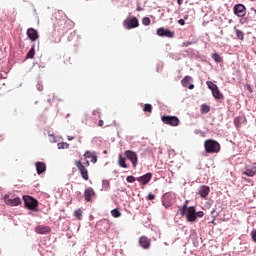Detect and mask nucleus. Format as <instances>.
Instances as JSON below:
<instances>
[{
	"label": "nucleus",
	"instance_id": "1",
	"mask_svg": "<svg viewBox=\"0 0 256 256\" xmlns=\"http://www.w3.org/2000/svg\"><path fill=\"white\" fill-rule=\"evenodd\" d=\"M180 215L185 216L188 221V223H195L196 221V216H195V207L190 206L187 207V204L183 205L182 208L179 209Z\"/></svg>",
	"mask_w": 256,
	"mask_h": 256
},
{
	"label": "nucleus",
	"instance_id": "2",
	"mask_svg": "<svg viewBox=\"0 0 256 256\" xmlns=\"http://www.w3.org/2000/svg\"><path fill=\"white\" fill-rule=\"evenodd\" d=\"M204 149L206 153H219L221 151V144L213 139H208L204 142Z\"/></svg>",
	"mask_w": 256,
	"mask_h": 256
},
{
	"label": "nucleus",
	"instance_id": "3",
	"mask_svg": "<svg viewBox=\"0 0 256 256\" xmlns=\"http://www.w3.org/2000/svg\"><path fill=\"white\" fill-rule=\"evenodd\" d=\"M75 165L80 172V175L84 181H89V170H87V167L83 165L82 161H75Z\"/></svg>",
	"mask_w": 256,
	"mask_h": 256
},
{
	"label": "nucleus",
	"instance_id": "4",
	"mask_svg": "<svg viewBox=\"0 0 256 256\" xmlns=\"http://www.w3.org/2000/svg\"><path fill=\"white\" fill-rule=\"evenodd\" d=\"M161 121L164 122L165 125H170L171 127H177L180 123L179 117L177 116H162Z\"/></svg>",
	"mask_w": 256,
	"mask_h": 256
},
{
	"label": "nucleus",
	"instance_id": "5",
	"mask_svg": "<svg viewBox=\"0 0 256 256\" xmlns=\"http://www.w3.org/2000/svg\"><path fill=\"white\" fill-rule=\"evenodd\" d=\"M125 29H135L139 27V19L137 17L127 18L123 21Z\"/></svg>",
	"mask_w": 256,
	"mask_h": 256
},
{
	"label": "nucleus",
	"instance_id": "6",
	"mask_svg": "<svg viewBox=\"0 0 256 256\" xmlns=\"http://www.w3.org/2000/svg\"><path fill=\"white\" fill-rule=\"evenodd\" d=\"M24 205L27 207V209H30L31 211L37 209V206L39 205V202L35 200L33 197L25 196L24 197Z\"/></svg>",
	"mask_w": 256,
	"mask_h": 256
},
{
	"label": "nucleus",
	"instance_id": "7",
	"mask_svg": "<svg viewBox=\"0 0 256 256\" xmlns=\"http://www.w3.org/2000/svg\"><path fill=\"white\" fill-rule=\"evenodd\" d=\"M124 155L126 156V158H128L129 161H131L132 167L135 169L137 167V163L139 161V158L137 156V152L126 150L124 152Z\"/></svg>",
	"mask_w": 256,
	"mask_h": 256
},
{
	"label": "nucleus",
	"instance_id": "8",
	"mask_svg": "<svg viewBox=\"0 0 256 256\" xmlns=\"http://www.w3.org/2000/svg\"><path fill=\"white\" fill-rule=\"evenodd\" d=\"M157 35L159 37H168V39H173V37H175V32L161 27L157 29Z\"/></svg>",
	"mask_w": 256,
	"mask_h": 256
},
{
	"label": "nucleus",
	"instance_id": "9",
	"mask_svg": "<svg viewBox=\"0 0 256 256\" xmlns=\"http://www.w3.org/2000/svg\"><path fill=\"white\" fill-rule=\"evenodd\" d=\"M4 202L9 207H17V206L21 205V198L16 197L14 199H11V198H9V196L5 195Z\"/></svg>",
	"mask_w": 256,
	"mask_h": 256
},
{
	"label": "nucleus",
	"instance_id": "10",
	"mask_svg": "<svg viewBox=\"0 0 256 256\" xmlns=\"http://www.w3.org/2000/svg\"><path fill=\"white\" fill-rule=\"evenodd\" d=\"M247 13V8H245V5L243 4H236L234 6V15L237 17H245Z\"/></svg>",
	"mask_w": 256,
	"mask_h": 256
},
{
	"label": "nucleus",
	"instance_id": "11",
	"mask_svg": "<svg viewBox=\"0 0 256 256\" xmlns=\"http://www.w3.org/2000/svg\"><path fill=\"white\" fill-rule=\"evenodd\" d=\"M139 245L142 249H151V240L147 236H141L139 238Z\"/></svg>",
	"mask_w": 256,
	"mask_h": 256
},
{
	"label": "nucleus",
	"instance_id": "12",
	"mask_svg": "<svg viewBox=\"0 0 256 256\" xmlns=\"http://www.w3.org/2000/svg\"><path fill=\"white\" fill-rule=\"evenodd\" d=\"M152 178H153V174L149 172L143 176L136 178V181H138V183H141V185H147Z\"/></svg>",
	"mask_w": 256,
	"mask_h": 256
},
{
	"label": "nucleus",
	"instance_id": "13",
	"mask_svg": "<svg viewBox=\"0 0 256 256\" xmlns=\"http://www.w3.org/2000/svg\"><path fill=\"white\" fill-rule=\"evenodd\" d=\"M27 36L30 39V41L35 42L39 39V32H37V30L34 28H29L27 30Z\"/></svg>",
	"mask_w": 256,
	"mask_h": 256
},
{
	"label": "nucleus",
	"instance_id": "14",
	"mask_svg": "<svg viewBox=\"0 0 256 256\" xmlns=\"http://www.w3.org/2000/svg\"><path fill=\"white\" fill-rule=\"evenodd\" d=\"M93 197H95V190H93V188L91 187L85 189L84 191L85 201H87L88 203H91Z\"/></svg>",
	"mask_w": 256,
	"mask_h": 256
},
{
	"label": "nucleus",
	"instance_id": "15",
	"mask_svg": "<svg viewBox=\"0 0 256 256\" xmlns=\"http://www.w3.org/2000/svg\"><path fill=\"white\" fill-rule=\"evenodd\" d=\"M211 189L209 188V186H201L198 190V195H200V197H202V199H206L210 193Z\"/></svg>",
	"mask_w": 256,
	"mask_h": 256
},
{
	"label": "nucleus",
	"instance_id": "16",
	"mask_svg": "<svg viewBox=\"0 0 256 256\" xmlns=\"http://www.w3.org/2000/svg\"><path fill=\"white\" fill-rule=\"evenodd\" d=\"M35 231H36L39 235H47V233H49V232L51 231V227L39 225V226H36V227H35Z\"/></svg>",
	"mask_w": 256,
	"mask_h": 256
},
{
	"label": "nucleus",
	"instance_id": "17",
	"mask_svg": "<svg viewBox=\"0 0 256 256\" xmlns=\"http://www.w3.org/2000/svg\"><path fill=\"white\" fill-rule=\"evenodd\" d=\"M36 171L38 175L45 173L47 171V165L43 162H36Z\"/></svg>",
	"mask_w": 256,
	"mask_h": 256
},
{
	"label": "nucleus",
	"instance_id": "18",
	"mask_svg": "<svg viewBox=\"0 0 256 256\" xmlns=\"http://www.w3.org/2000/svg\"><path fill=\"white\" fill-rule=\"evenodd\" d=\"M193 82V78L191 76H185L181 80V84L183 87H189V85Z\"/></svg>",
	"mask_w": 256,
	"mask_h": 256
},
{
	"label": "nucleus",
	"instance_id": "19",
	"mask_svg": "<svg viewBox=\"0 0 256 256\" xmlns=\"http://www.w3.org/2000/svg\"><path fill=\"white\" fill-rule=\"evenodd\" d=\"M212 95H213L214 99H224L225 98V96H223V93H221L219 88L213 90Z\"/></svg>",
	"mask_w": 256,
	"mask_h": 256
},
{
	"label": "nucleus",
	"instance_id": "20",
	"mask_svg": "<svg viewBox=\"0 0 256 256\" xmlns=\"http://www.w3.org/2000/svg\"><path fill=\"white\" fill-rule=\"evenodd\" d=\"M244 175H247V177H255V175H256V166H254L252 169H247L244 172Z\"/></svg>",
	"mask_w": 256,
	"mask_h": 256
},
{
	"label": "nucleus",
	"instance_id": "21",
	"mask_svg": "<svg viewBox=\"0 0 256 256\" xmlns=\"http://www.w3.org/2000/svg\"><path fill=\"white\" fill-rule=\"evenodd\" d=\"M118 165L123 169H127V167H129L127 163H125V158L122 155L119 156Z\"/></svg>",
	"mask_w": 256,
	"mask_h": 256
},
{
	"label": "nucleus",
	"instance_id": "22",
	"mask_svg": "<svg viewBox=\"0 0 256 256\" xmlns=\"http://www.w3.org/2000/svg\"><path fill=\"white\" fill-rule=\"evenodd\" d=\"M211 57L215 61V63H223V57H221V55L214 53L211 55Z\"/></svg>",
	"mask_w": 256,
	"mask_h": 256
},
{
	"label": "nucleus",
	"instance_id": "23",
	"mask_svg": "<svg viewBox=\"0 0 256 256\" xmlns=\"http://www.w3.org/2000/svg\"><path fill=\"white\" fill-rule=\"evenodd\" d=\"M74 217H77L79 221L83 219V210L77 209L74 211Z\"/></svg>",
	"mask_w": 256,
	"mask_h": 256
},
{
	"label": "nucleus",
	"instance_id": "24",
	"mask_svg": "<svg viewBox=\"0 0 256 256\" xmlns=\"http://www.w3.org/2000/svg\"><path fill=\"white\" fill-rule=\"evenodd\" d=\"M235 33H236V37L240 39V41H243V39H245V34L243 33V31L236 29Z\"/></svg>",
	"mask_w": 256,
	"mask_h": 256
},
{
	"label": "nucleus",
	"instance_id": "25",
	"mask_svg": "<svg viewBox=\"0 0 256 256\" xmlns=\"http://www.w3.org/2000/svg\"><path fill=\"white\" fill-rule=\"evenodd\" d=\"M206 85L208 86V88L210 89V91H215V89L219 88L215 83L211 82V81H207Z\"/></svg>",
	"mask_w": 256,
	"mask_h": 256
},
{
	"label": "nucleus",
	"instance_id": "26",
	"mask_svg": "<svg viewBox=\"0 0 256 256\" xmlns=\"http://www.w3.org/2000/svg\"><path fill=\"white\" fill-rule=\"evenodd\" d=\"M201 113H209L211 111V107L207 104H202L200 108Z\"/></svg>",
	"mask_w": 256,
	"mask_h": 256
},
{
	"label": "nucleus",
	"instance_id": "27",
	"mask_svg": "<svg viewBox=\"0 0 256 256\" xmlns=\"http://www.w3.org/2000/svg\"><path fill=\"white\" fill-rule=\"evenodd\" d=\"M143 111L144 113H153V106L151 104H145Z\"/></svg>",
	"mask_w": 256,
	"mask_h": 256
},
{
	"label": "nucleus",
	"instance_id": "28",
	"mask_svg": "<svg viewBox=\"0 0 256 256\" xmlns=\"http://www.w3.org/2000/svg\"><path fill=\"white\" fill-rule=\"evenodd\" d=\"M241 121H243L242 117H236L234 118V125L237 129H239V127H241Z\"/></svg>",
	"mask_w": 256,
	"mask_h": 256
},
{
	"label": "nucleus",
	"instance_id": "29",
	"mask_svg": "<svg viewBox=\"0 0 256 256\" xmlns=\"http://www.w3.org/2000/svg\"><path fill=\"white\" fill-rule=\"evenodd\" d=\"M26 57L28 59H33V57H35V47H32L29 52L27 53Z\"/></svg>",
	"mask_w": 256,
	"mask_h": 256
},
{
	"label": "nucleus",
	"instance_id": "30",
	"mask_svg": "<svg viewBox=\"0 0 256 256\" xmlns=\"http://www.w3.org/2000/svg\"><path fill=\"white\" fill-rule=\"evenodd\" d=\"M111 215L112 217H114L115 219L119 218L121 216V213L119 212V209H113L111 211Z\"/></svg>",
	"mask_w": 256,
	"mask_h": 256
},
{
	"label": "nucleus",
	"instance_id": "31",
	"mask_svg": "<svg viewBox=\"0 0 256 256\" xmlns=\"http://www.w3.org/2000/svg\"><path fill=\"white\" fill-rule=\"evenodd\" d=\"M142 24H144L146 27L151 25V19L149 17H144L142 19Z\"/></svg>",
	"mask_w": 256,
	"mask_h": 256
},
{
	"label": "nucleus",
	"instance_id": "32",
	"mask_svg": "<svg viewBox=\"0 0 256 256\" xmlns=\"http://www.w3.org/2000/svg\"><path fill=\"white\" fill-rule=\"evenodd\" d=\"M58 149H69L68 143H58Z\"/></svg>",
	"mask_w": 256,
	"mask_h": 256
},
{
	"label": "nucleus",
	"instance_id": "33",
	"mask_svg": "<svg viewBox=\"0 0 256 256\" xmlns=\"http://www.w3.org/2000/svg\"><path fill=\"white\" fill-rule=\"evenodd\" d=\"M127 183H135L137 181V178L134 176H127L126 178Z\"/></svg>",
	"mask_w": 256,
	"mask_h": 256
},
{
	"label": "nucleus",
	"instance_id": "34",
	"mask_svg": "<svg viewBox=\"0 0 256 256\" xmlns=\"http://www.w3.org/2000/svg\"><path fill=\"white\" fill-rule=\"evenodd\" d=\"M203 215H205V213H203V211H199V212L195 211L196 220H197L198 217L199 218L203 217Z\"/></svg>",
	"mask_w": 256,
	"mask_h": 256
},
{
	"label": "nucleus",
	"instance_id": "35",
	"mask_svg": "<svg viewBox=\"0 0 256 256\" xmlns=\"http://www.w3.org/2000/svg\"><path fill=\"white\" fill-rule=\"evenodd\" d=\"M148 201H153L155 199V194L149 193L147 196Z\"/></svg>",
	"mask_w": 256,
	"mask_h": 256
},
{
	"label": "nucleus",
	"instance_id": "36",
	"mask_svg": "<svg viewBox=\"0 0 256 256\" xmlns=\"http://www.w3.org/2000/svg\"><path fill=\"white\" fill-rule=\"evenodd\" d=\"M251 237H252V240L254 241V243H256V230L251 231Z\"/></svg>",
	"mask_w": 256,
	"mask_h": 256
},
{
	"label": "nucleus",
	"instance_id": "37",
	"mask_svg": "<svg viewBox=\"0 0 256 256\" xmlns=\"http://www.w3.org/2000/svg\"><path fill=\"white\" fill-rule=\"evenodd\" d=\"M92 115H99V117H101V112L99 110H94Z\"/></svg>",
	"mask_w": 256,
	"mask_h": 256
},
{
	"label": "nucleus",
	"instance_id": "38",
	"mask_svg": "<svg viewBox=\"0 0 256 256\" xmlns=\"http://www.w3.org/2000/svg\"><path fill=\"white\" fill-rule=\"evenodd\" d=\"M84 157H86V159H89V157H91V152L87 151V152L84 154Z\"/></svg>",
	"mask_w": 256,
	"mask_h": 256
},
{
	"label": "nucleus",
	"instance_id": "39",
	"mask_svg": "<svg viewBox=\"0 0 256 256\" xmlns=\"http://www.w3.org/2000/svg\"><path fill=\"white\" fill-rule=\"evenodd\" d=\"M178 23H179V25H185V20L184 19H180V20H178Z\"/></svg>",
	"mask_w": 256,
	"mask_h": 256
},
{
	"label": "nucleus",
	"instance_id": "40",
	"mask_svg": "<svg viewBox=\"0 0 256 256\" xmlns=\"http://www.w3.org/2000/svg\"><path fill=\"white\" fill-rule=\"evenodd\" d=\"M91 162L92 163H97V156H92Z\"/></svg>",
	"mask_w": 256,
	"mask_h": 256
},
{
	"label": "nucleus",
	"instance_id": "41",
	"mask_svg": "<svg viewBox=\"0 0 256 256\" xmlns=\"http://www.w3.org/2000/svg\"><path fill=\"white\" fill-rule=\"evenodd\" d=\"M103 125H104L103 120H99V121H98V127H103Z\"/></svg>",
	"mask_w": 256,
	"mask_h": 256
},
{
	"label": "nucleus",
	"instance_id": "42",
	"mask_svg": "<svg viewBox=\"0 0 256 256\" xmlns=\"http://www.w3.org/2000/svg\"><path fill=\"white\" fill-rule=\"evenodd\" d=\"M82 165H85V167H89L90 163H89V160H86L84 163H82Z\"/></svg>",
	"mask_w": 256,
	"mask_h": 256
},
{
	"label": "nucleus",
	"instance_id": "43",
	"mask_svg": "<svg viewBox=\"0 0 256 256\" xmlns=\"http://www.w3.org/2000/svg\"><path fill=\"white\" fill-rule=\"evenodd\" d=\"M187 87H188V89H190V90H191V89H195V85H193V84H190V85H188Z\"/></svg>",
	"mask_w": 256,
	"mask_h": 256
},
{
	"label": "nucleus",
	"instance_id": "44",
	"mask_svg": "<svg viewBox=\"0 0 256 256\" xmlns=\"http://www.w3.org/2000/svg\"><path fill=\"white\" fill-rule=\"evenodd\" d=\"M178 5H183V0H177Z\"/></svg>",
	"mask_w": 256,
	"mask_h": 256
},
{
	"label": "nucleus",
	"instance_id": "45",
	"mask_svg": "<svg viewBox=\"0 0 256 256\" xmlns=\"http://www.w3.org/2000/svg\"><path fill=\"white\" fill-rule=\"evenodd\" d=\"M74 137L73 136H68V141H73Z\"/></svg>",
	"mask_w": 256,
	"mask_h": 256
},
{
	"label": "nucleus",
	"instance_id": "46",
	"mask_svg": "<svg viewBox=\"0 0 256 256\" xmlns=\"http://www.w3.org/2000/svg\"><path fill=\"white\" fill-rule=\"evenodd\" d=\"M0 139L1 141H3V139H5V136H3V134H0Z\"/></svg>",
	"mask_w": 256,
	"mask_h": 256
},
{
	"label": "nucleus",
	"instance_id": "47",
	"mask_svg": "<svg viewBox=\"0 0 256 256\" xmlns=\"http://www.w3.org/2000/svg\"><path fill=\"white\" fill-rule=\"evenodd\" d=\"M187 19H189V15L184 16V21L187 20Z\"/></svg>",
	"mask_w": 256,
	"mask_h": 256
},
{
	"label": "nucleus",
	"instance_id": "48",
	"mask_svg": "<svg viewBox=\"0 0 256 256\" xmlns=\"http://www.w3.org/2000/svg\"><path fill=\"white\" fill-rule=\"evenodd\" d=\"M251 10L254 12V14L256 15V9L255 8H251Z\"/></svg>",
	"mask_w": 256,
	"mask_h": 256
},
{
	"label": "nucleus",
	"instance_id": "49",
	"mask_svg": "<svg viewBox=\"0 0 256 256\" xmlns=\"http://www.w3.org/2000/svg\"><path fill=\"white\" fill-rule=\"evenodd\" d=\"M103 153H104L105 155H107V150H104Z\"/></svg>",
	"mask_w": 256,
	"mask_h": 256
},
{
	"label": "nucleus",
	"instance_id": "50",
	"mask_svg": "<svg viewBox=\"0 0 256 256\" xmlns=\"http://www.w3.org/2000/svg\"><path fill=\"white\" fill-rule=\"evenodd\" d=\"M248 91H251V87L250 86H248Z\"/></svg>",
	"mask_w": 256,
	"mask_h": 256
},
{
	"label": "nucleus",
	"instance_id": "51",
	"mask_svg": "<svg viewBox=\"0 0 256 256\" xmlns=\"http://www.w3.org/2000/svg\"><path fill=\"white\" fill-rule=\"evenodd\" d=\"M248 91H251V87L250 86H248Z\"/></svg>",
	"mask_w": 256,
	"mask_h": 256
}]
</instances>
